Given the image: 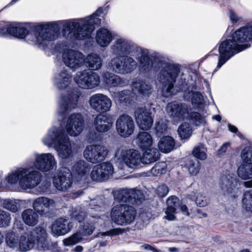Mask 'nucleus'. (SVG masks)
Masks as SVG:
<instances>
[{
	"instance_id": "obj_1",
	"label": "nucleus",
	"mask_w": 252,
	"mask_h": 252,
	"mask_svg": "<svg viewBox=\"0 0 252 252\" xmlns=\"http://www.w3.org/2000/svg\"><path fill=\"white\" fill-rule=\"evenodd\" d=\"M103 12L99 8L94 13L84 19L48 22L36 26L33 34L30 32L29 27L23 24L5 26L0 28V36H12L19 39H25L29 43L44 47L58 35L60 26L62 25L64 33L68 32L74 38L83 39L89 37L94 29V25L100 23L97 18Z\"/></svg>"
},
{
	"instance_id": "obj_2",
	"label": "nucleus",
	"mask_w": 252,
	"mask_h": 252,
	"mask_svg": "<svg viewBox=\"0 0 252 252\" xmlns=\"http://www.w3.org/2000/svg\"><path fill=\"white\" fill-rule=\"evenodd\" d=\"M34 161H27L28 164L32 167H19L11 170L5 177V181L11 185L18 186L23 190L34 188L41 181L42 175L38 171L42 172H50L56 169L57 161L53 154L50 153H38L33 154Z\"/></svg>"
},
{
	"instance_id": "obj_3",
	"label": "nucleus",
	"mask_w": 252,
	"mask_h": 252,
	"mask_svg": "<svg viewBox=\"0 0 252 252\" xmlns=\"http://www.w3.org/2000/svg\"><path fill=\"white\" fill-rule=\"evenodd\" d=\"M139 46L127 38L119 37L111 46L112 54L117 55L108 63L112 71L120 74L131 73L137 67V62L132 58Z\"/></svg>"
},
{
	"instance_id": "obj_4",
	"label": "nucleus",
	"mask_w": 252,
	"mask_h": 252,
	"mask_svg": "<svg viewBox=\"0 0 252 252\" xmlns=\"http://www.w3.org/2000/svg\"><path fill=\"white\" fill-rule=\"evenodd\" d=\"M72 75L66 68H63L54 77V86L60 91H65L59 96L57 112L59 116H63L76 108L80 93L77 89L71 88Z\"/></svg>"
},
{
	"instance_id": "obj_5",
	"label": "nucleus",
	"mask_w": 252,
	"mask_h": 252,
	"mask_svg": "<svg viewBox=\"0 0 252 252\" xmlns=\"http://www.w3.org/2000/svg\"><path fill=\"white\" fill-rule=\"evenodd\" d=\"M154 67L160 69L157 76V80L161 85V92L164 97L172 95L174 84L180 72L178 64L170 63L168 58L159 53L151 54Z\"/></svg>"
},
{
	"instance_id": "obj_6",
	"label": "nucleus",
	"mask_w": 252,
	"mask_h": 252,
	"mask_svg": "<svg viewBox=\"0 0 252 252\" xmlns=\"http://www.w3.org/2000/svg\"><path fill=\"white\" fill-rule=\"evenodd\" d=\"M42 143L48 147H52L59 158H70L73 151L70 139L66 133L63 125L60 122L55 123L42 138Z\"/></svg>"
},
{
	"instance_id": "obj_7",
	"label": "nucleus",
	"mask_w": 252,
	"mask_h": 252,
	"mask_svg": "<svg viewBox=\"0 0 252 252\" xmlns=\"http://www.w3.org/2000/svg\"><path fill=\"white\" fill-rule=\"evenodd\" d=\"M90 210L87 216V220L84 225L80 227L79 232L63 240L65 246L75 245L82 240V236L90 235L95 228L102 222L100 216L94 212H102L104 210L105 206L99 198L91 200L89 203Z\"/></svg>"
},
{
	"instance_id": "obj_8",
	"label": "nucleus",
	"mask_w": 252,
	"mask_h": 252,
	"mask_svg": "<svg viewBox=\"0 0 252 252\" xmlns=\"http://www.w3.org/2000/svg\"><path fill=\"white\" fill-rule=\"evenodd\" d=\"M90 168L89 164L83 160H79L74 164L72 172L66 168H63L57 176L54 178V185L59 190L67 191L72 184V177L77 181H85Z\"/></svg>"
},
{
	"instance_id": "obj_9",
	"label": "nucleus",
	"mask_w": 252,
	"mask_h": 252,
	"mask_svg": "<svg viewBox=\"0 0 252 252\" xmlns=\"http://www.w3.org/2000/svg\"><path fill=\"white\" fill-rule=\"evenodd\" d=\"M132 92L129 90H124L114 93L113 98L114 101L123 105H127L138 94L143 96H148L151 93V86L148 83L140 80H135L132 85Z\"/></svg>"
},
{
	"instance_id": "obj_10",
	"label": "nucleus",
	"mask_w": 252,
	"mask_h": 252,
	"mask_svg": "<svg viewBox=\"0 0 252 252\" xmlns=\"http://www.w3.org/2000/svg\"><path fill=\"white\" fill-rule=\"evenodd\" d=\"M136 215V211L133 207L121 203L113 207L110 212V218L114 223L125 226L132 223Z\"/></svg>"
},
{
	"instance_id": "obj_11",
	"label": "nucleus",
	"mask_w": 252,
	"mask_h": 252,
	"mask_svg": "<svg viewBox=\"0 0 252 252\" xmlns=\"http://www.w3.org/2000/svg\"><path fill=\"white\" fill-rule=\"evenodd\" d=\"M115 159L121 168H123L120 165L123 163L129 168H134L140 163L141 156L136 150L121 147L116 152Z\"/></svg>"
},
{
	"instance_id": "obj_12",
	"label": "nucleus",
	"mask_w": 252,
	"mask_h": 252,
	"mask_svg": "<svg viewBox=\"0 0 252 252\" xmlns=\"http://www.w3.org/2000/svg\"><path fill=\"white\" fill-rule=\"evenodd\" d=\"M73 80L78 86L84 89H92L97 87L100 83V77L98 73L88 69L77 71Z\"/></svg>"
},
{
	"instance_id": "obj_13",
	"label": "nucleus",
	"mask_w": 252,
	"mask_h": 252,
	"mask_svg": "<svg viewBox=\"0 0 252 252\" xmlns=\"http://www.w3.org/2000/svg\"><path fill=\"white\" fill-rule=\"evenodd\" d=\"M112 194L114 197V206L116 203H126L127 202L131 203H137L144 199V195L140 190L134 189H120L113 190Z\"/></svg>"
},
{
	"instance_id": "obj_14",
	"label": "nucleus",
	"mask_w": 252,
	"mask_h": 252,
	"mask_svg": "<svg viewBox=\"0 0 252 252\" xmlns=\"http://www.w3.org/2000/svg\"><path fill=\"white\" fill-rule=\"evenodd\" d=\"M108 154L106 147L101 144H93L86 147L84 157L88 161L96 163L103 161Z\"/></svg>"
},
{
	"instance_id": "obj_15",
	"label": "nucleus",
	"mask_w": 252,
	"mask_h": 252,
	"mask_svg": "<svg viewBox=\"0 0 252 252\" xmlns=\"http://www.w3.org/2000/svg\"><path fill=\"white\" fill-rule=\"evenodd\" d=\"M62 60L64 64L72 70H76L84 64V55L77 50H64L62 54Z\"/></svg>"
},
{
	"instance_id": "obj_16",
	"label": "nucleus",
	"mask_w": 252,
	"mask_h": 252,
	"mask_svg": "<svg viewBox=\"0 0 252 252\" xmlns=\"http://www.w3.org/2000/svg\"><path fill=\"white\" fill-rule=\"evenodd\" d=\"M90 107L100 114L108 112L112 106V101L106 95L97 93L91 95L89 100Z\"/></svg>"
},
{
	"instance_id": "obj_17",
	"label": "nucleus",
	"mask_w": 252,
	"mask_h": 252,
	"mask_svg": "<svg viewBox=\"0 0 252 252\" xmlns=\"http://www.w3.org/2000/svg\"><path fill=\"white\" fill-rule=\"evenodd\" d=\"M114 172L113 165L106 162L95 165L93 168L90 176L93 181L103 182L112 177Z\"/></svg>"
},
{
	"instance_id": "obj_18",
	"label": "nucleus",
	"mask_w": 252,
	"mask_h": 252,
	"mask_svg": "<svg viewBox=\"0 0 252 252\" xmlns=\"http://www.w3.org/2000/svg\"><path fill=\"white\" fill-rule=\"evenodd\" d=\"M189 108L185 103L174 101L167 104L166 112L174 122L177 123L185 120L186 117L188 116Z\"/></svg>"
},
{
	"instance_id": "obj_19",
	"label": "nucleus",
	"mask_w": 252,
	"mask_h": 252,
	"mask_svg": "<svg viewBox=\"0 0 252 252\" xmlns=\"http://www.w3.org/2000/svg\"><path fill=\"white\" fill-rule=\"evenodd\" d=\"M118 133L122 137H128L134 132L135 125L133 119L127 114L120 115L116 122Z\"/></svg>"
},
{
	"instance_id": "obj_20",
	"label": "nucleus",
	"mask_w": 252,
	"mask_h": 252,
	"mask_svg": "<svg viewBox=\"0 0 252 252\" xmlns=\"http://www.w3.org/2000/svg\"><path fill=\"white\" fill-rule=\"evenodd\" d=\"M65 129L68 134L76 136L82 132L84 128V119L79 113H72L66 119Z\"/></svg>"
},
{
	"instance_id": "obj_21",
	"label": "nucleus",
	"mask_w": 252,
	"mask_h": 252,
	"mask_svg": "<svg viewBox=\"0 0 252 252\" xmlns=\"http://www.w3.org/2000/svg\"><path fill=\"white\" fill-rule=\"evenodd\" d=\"M133 57L135 58L139 63V70L141 73L149 72L154 67L151 54L149 51L145 48L139 47L134 53Z\"/></svg>"
},
{
	"instance_id": "obj_22",
	"label": "nucleus",
	"mask_w": 252,
	"mask_h": 252,
	"mask_svg": "<svg viewBox=\"0 0 252 252\" xmlns=\"http://www.w3.org/2000/svg\"><path fill=\"white\" fill-rule=\"evenodd\" d=\"M200 88L196 84L189 86L184 93L186 100H190L193 107L198 110L201 109L204 105V100L201 93L198 91Z\"/></svg>"
},
{
	"instance_id": "obj_23",
	"label": "nucleus",
	"mask_w": 252,
	"mask_h": 252,
	"mask_svg": "<svg viewBox=\"0 0 252 252\" xmlns=\"http://www.w3.org/2000/svg\"><path fill=\"white\" fill-rule=\"evenodd\" d=\"M134 117L137 125L143 130H148L153 125L154 120L151 113L145 107L136 109Z\"/></svg>"
},
{
	"instance_id": "obj_24",
	"label": "nucleus",
	"mask_w": 252,
	"mask_h": 252,
	"mask_svg": "<svg viewBox=\"0 0 252 252\" xmlns=\"http://www.w3.org/2000/svg\"><path fill=\"white\" fill-rule=\"evenodd\" d=\"M72 227L73 224L69 219L60 218L53 222L51 231L54 236H63L69 232Z\"/></svg>"
},
{
	"instance_id": "obj_25",
	"label": "nucleus",
	"mask_w": 252,
	"mask_h": 252,
	"mask_svg": "<svg viewBox=\"0 0 252 252\" xmlns=\"http://www.w3.org/2000/svg\"><path fill=\"white\" fill-rule=\"evenodd\" d=\"M55 206V201L46 197H39L32 202L33 209L41 215L47 213L51 207Z\"/></svg>"
},
{
	"instance_id": "obj_26",
	"label": "nucleus",
	"mask_w": 252,
	"mask_h": 252,
	"mask_svg": "<svg viewBox=\"0 0 252 252\" xmlns=\"http://www.w3.org/2000/svg\"><path fill=\"white\" fill-rule=\"evenodd\" d=\"M36 244V239L32 233L28 231L19 238V252H27L32 250Z\"/></svg>"
},
{
	"instance_id": "obj_27",
	"label": "nucleus",
	"mask_w": 252,
	"mask_h": 252,
	"mask_svg": "<svg viewBox=\"0 0 252 252\" xmlns=\"http://www.w3.org/2000/svg\"><path fill=\"white\" fill-rule=\"evenodd\" d=\"M111 118L107 115L99 114L94 121V126L96 131L104 132L108 131L112 126Z\"/></svg>"
},
{
	"instance_id": "obj_28",
	"label": "nucleus",
	"mask_w": 252,
	"mask_h": 252,
	"mask_svg": "<svg viewBox=\"0 0 252 252\" xmlns=\"http://www.w3.org/2000/svg\"><path fill=\"white\" fill-rule=\"evenodd\" d=\"M114 38L113 33L106 28H100L96 32L95 40L102 47L108 46Z\"/></svg>"
},
{
	"instance_id": "obj_29",
	"label": "nucleus",
	"mask_w": 252,
	"mask_h": 252,
	"mask_svg": "<svg viewBox=\"0 0 252 252\" xmlns=\"http://www.w3.org/2000/svg\"><path fill=\"white\" fill-rule=\"evenodd\" d=\"M180 201L176 196H171L166 200L167 209L165 211V218L169 220L175 219L176 210L180 205Z\"/></svg>"
},
{
	"instance_id": "obj_30",
	"label": "nucleus",
	"mask_w": 252,
	"mask_h": 252,
	"mask_svg": "<svg viewBox=\"0 0 252 252\" xmlns=\"http://www.w3.org/2000/svg\"><path fill=\"white\" fill-rule=\"evenodd\" d=\"M30 232L32 233L33 235L35 237L38 249L43 251L46 250L47 244L46 242L47 233L46 230L43 227L39 226L36 227L32 231H30Z\"/></svg>"
},
{
	"instance_id": "obj_31",
	"label": "nucleus",
	"mask_w": 252,
	"mask_h": 252,
	"mask_svg": "<svg viewBox=\"0 0 252 252\" xmlns=\"http://www.w3.org/2000/svg\"><path fill=\"white\" fill-rule=\"evenodd\" d=\"M237 174L241 179L249 181L244 182L246 188H252V165L242 164L237 169Z\"/></svg>"
},
{
	"instance_id": "obj_32",
	"label": "nucleus",
	"mask_w": 252,
	"mask_h": 252,
	"mask_svg": "<svg viewBox=\"0 0 252 252\" xmlns=\"http://www.w3.org/2000/svg\"><path fill=\"white\" fill-rule=\"evenodd\" d=\"M84 64L92 70H98L102 67V60L97 54L91 53L84 57Z\"/></svg>"
},
{
	"instance_id": "obj_33",
	"label": "nucleus",
	"mask_w": 252,
	"mask_h": 252,
	"mask_svg": "<svg viewBox=\"0 0 252 252\" xmlns=\"http://www.w3.org/2000/svg\"><path fill=\"white\" fill-rule=\"evenodd\" d=\"M136 143L141 150H145L153 147V138L147 132H140L137 136Z\"/></svg>"
},
{
	"instance_id": "obj_34",
	"label": "nucleus",
	"mask_w": 252,
	"mask_h": 252,
	"mask_svg": "<svg viewBox=\"0 0 252 252\" xmlns=\"http://www.w3.org/2000/svg\"><path fill=\"white\" fill-rule=\"evenodd\" d=\"M235 179L233 176L230 173L223 175L220 178V185L224 193H231L234 189L236 183H234Z\"/></svg>"
},
{
	"instance_id": "obj_35",
	"label": "nucleus",
	"mask_w": 252,
	"mask_h": 252,
	"mask_svg": "<svg viewBox=\"0 0 252 252\" xmlns=\"http://www.w3.org/2000/svg\"><path fill=\"white\" fill-rule=\"evenodd\" d=\"M34 210L27 209L22 214V218L24 222L29 226L36 225L38 220V216Z\"/></svg>"
},
{
	"instance_id": "obj_36",
	"label": "nucleus",
	"mask_w": 252,
	"mask_h": 252,
	"mask_svg": "<svg viewBox=\"0 0 252 252\" xmlns=\"http://www.w3.org/2000/svg\"><path fill=\"white\" fill-rule=\"evenodd\" d=\"M103 82L108 87H116L123 84L122 78L112 73L105 72L102 77Z\"/></svg>"
},
{
	"instance_id": "obj_37",
	"label": "nucleus",
	"mask_w": 252,
	"mask_h": 252,
	"mask_svg": "<svg viewBox=\"0 0 252 252\" xmlns=\"http://www.w3.org/2000/svg\"><path fill=\"white\" fill-rule=\"evenodd\" d=\"M175 146L174 139L169 136L162 137L158 142V147L159 150L165 153H168L172 151Z\"/></svg>"
},
{
	"instance_id": "obj_38",
	"label": "nucleus",
	"mask_w": 252,
	"mask_h": 252,
	"mask_svg": "<svg viewBox=\"0 0 252 252\" xmlns=\"http://www.w3.org/2000/svg\"><path fill=\"white\" fill-rule=\"evenodd\" d=\"M23 201V200L13 198L5 199L0 198V206L13 213H15L18 211Z\"/></svg>"
},
{
	"instance_id": "obj_39",
	"label": "nucleus",
	"mask_w": 252,
	"mask_h": 252,
	"mask_svg": "<svg viewBox=\"0 0 252 252\" xmlns=\"http://www.w3.org/2000/svg\"><path fill=\"white\" fill-rule=\"evenodd\" d=\"M144 151L142 158H141V161L143 163L148 164L154 162L159 158L160 154L156 148L152 147Z\"/></svg>"
},
{
	"instance_id": "obj_40",
	"label": "nucleus",
	"mask_w": 252,
	"mask_h": 252,
	"mask_svg": "<svg viewBox=\"0 0 252 252\" xmlns=\"http://www.w3.org/2000/svg\"><path fill=\"white\" fill-rule=\"evenodd\" d=\"M190 108H189L188 116L186 117L185 120H187L190 124L196 126L204 125L206 123L204 116H202L198 112H190Z\"/></svg>"
},
{
	"instance_id": "obj_41",
	"label": "nucleus",
	"mask_w": 252,
	"mask_h": 252,
	"mask_svg": "<svg viewBox=\"0 0 252 252\" xmlns=\"http://www.w3.org/2000/svg\"><path fill=\"white\" fill-rule=\"evenodd\" d=\"M7 247L16 252L19 251V239L13 232H8L6 236Z\"/></svg>"
},
{
	"instance_id": "obj_42",
	"label": "nucleus",
	"mask_w": 252,
	"mask_h": 252,
	"mask_svg": "<svg viewBox=\"0 0 252 252\" xmlns=\"http://www.w3.org/2000/svg\"><path fill=\"white\" fill-rule=\"evenodd\" d=\"M178 133L182 139H189L191 134V128L189 124L184 123L179 126Z\"/></svg>"
},
{
	"instance_id": "obj_43",
	"label": "nucleus",
	"mask_w": 252,
	"mask_h": 252,
	"mask_svg": "<svg viewBox=\"0 0 252 252\" xmlns=\"http://www.w3.org/2000/svg\"><path fill=\"white\" fill-rule=\"evenodd\" d=\"M167 164L165 162L157 163L151 169L152 174L155 176H160L166 172Z\"/></svg>"
},
{
	"instance_id": "obj_44",
	"label": "nucleus",
	"mask_w": 252,
	"mask_h": 252,
	"mask_svg": "<svg viewBox=\"0 0 252 252\" xmlns=\"http://www.w3.org/2000/svg\"><path fill=\"white\" fill-rule=\"evenodd\" d=\"M243 207L246 211L252 212V192H246L242 199Z\"/></svg>"
},
{
	"instance_id": "obj_45",
	"label": "nucleus",
	"mask_w": 252,
	"mask_h": 252,
	"mask_svg": "<svg viewBox=\"0 0 252 252\" xmlns=\"http://www.w3.org/2000/svg\"><path fill=\"white\" fill-rule=\"evenodd\" d=\"M241 158L248 164H252V145L246 146L241 152Z\"/></svg>"
},
{
	"instance_id": "obj_46",
	"label": "nucleus",
	"mask_w": 252,
	"mask_h": 252,
	"mask_svg": "<svg viewBox=\"0 0 252 252\" xmlns=\"http://www.w3.org/2000/svg\"><path fill=\"white\" fill-rule=\"evenodd\" d=\"M207 149L203 145L200 144L196 146L193 151V155L198 159L205 160L207 158Z\"/></svg>"
},
{
	"instance_id": "obj_47",
	"label": "nucleus",
	"mask_w": 252,
	"mask_h": 252,
	"mask_svg": "<svg viewBox=\"0 0 252 252\" xmlns=\"http://www.w3.org/2000/svg\"><path fill=\"white\" fill-rule=\"evenodd\" d=\"M189 171L193 176L196 175L199 172L200 164L197 160H190L187 163Z\"/></svg>"
},
{
	"instance_id": "obj_48",
	"label": "nucleus",
	"mask_w": 252,
	"mask_h": 252,
	"mask_svg": "<svg viewBox=\"0 0 252 252\" xmlns=\"http://www.w3.org/2000/svg\"><path fill=\"white\" fill-rule=\"evenodd\" d=\"M167 126L166 122L161 120L158 122L155 127V131L157 135L160 136L167 131Z\"/></svg>"
},
{
	"instance_id": "obj_49",
	"label": "nucleus",
	"mask_w": 252,
	"mask_h": 252,
	"mask_svg": "<svg viewBox=\"0 0 252 252\" xmlns=\"http://www.w3.org/2000/svg\"><path fill=\"white\" fill-rule=\"evenodd\" d=\"M10 219V216L8 213L0 209V227L7 226Z\"/></svg>"
},
{
	"instance_id": "obj_50",
	"label": "nucleus",
	"mask_w": 252,
	"mask_h": 252,
	"mask_svg": "<svg viewBox=\"0 0 252 252\" xmlns=\"http://www.w3.org/2000/svg\"><path fill=\"white\" fill-rule=\"evenodd\" d=\"M195 201L198 206L204 207L208 204L209 198L204 193L199 192L196 196Z\"/></svg>"
},
{
	"instance_id": "obj_51",
	"label": "nucleus",
	"mask_w": 252,
	"mask_h": 252,
	"mask_svg": "<svg viewBox=\"0 0 252 252\" xmlns=\"http://www.w3.org/2000/svg\"><path fill=\"white\" fill-rule=\"evenodd\" d=\"M87 215L84 212L82 211H78L77 209H75L71 214V216L73 219L78 220L79 222H81L84 220L85 217L87 218Z\"/></svg>"
},
{
	"instance_id": "obj_52",
	"label": "nucleus",
	"mask_w": 252,
	"mask_h": 252,
	"mask_svg": "<svg viewBox=\"0 0 252 252\" xmlns=\"http://www.w3.org/2000/svg\"><path fill=\"white\" fill-rule=\"evenodd\" d=\"M169 189L167 186L165 185H160L156 189V193L159 197L165 196L168 193Z\"/></svg>"
},
{
	"instance_id": "obj_53",
	"label": "nucleus",
	"mask_w": 252,
	"mask_h": 252,
	"mask_svg": "<svg viewBox=\"0 0 252 252\" xmlns=\"http://www.w3.org/2000/svg\"><path fill=\"white\" fill-rule=\"evenodd\" d=\"M125 231V229L121 228H116L111 229L106 232L102 233V235H109L111 236L119 235L123 234Z\"/></svg>"
},
{
	"instance_id": "obj_54",
	"label": "nucleus",
	"mask_w": 252,
	"mask_h": 252,
	"mask_svg": "<svg viewBox=\"0 0 252 252\" xmlns=\"http://www.w3.org/2000/svg\"><path fill=\"white\" fill-rule=\"evenodd\" d=\"M229 13L230 19L231 22L236 23L240 19V17L236 14L232 9H229Z\"/></svg>"
},
{
	"instance_id": "obj_55",
	"label": "nucleus",
	"mask_w": 252,
	"mask_h": 252,
	"mask_svg": "<svg viewBox=\"0 0 252 252\" xmlns=\"http://www.w3.org/2000/svg\"><path fill=\"white\" fill-rule=\"evenodd\" d=\"M139 217L143 222H146L151 218V214L148 212H143L140 214Z\"/></svg>"
},
{
	"instance_id": "obj_56",
	"label": "nucleus",
	"mask_w": 252,
	"mask_h": 252,
	"mask_svg": "<svg viewBox=\"0 0 252 252\" xmlns=\"http://www.w3.org/2000/svg\"><path fill=\"white\" fill-rule=\"evenodd\" d=\"M230 146L229 143H224L218 150V154L220 156H222L226 151L228 147Z\"/></svg>"
},
{
	"instance_id": "obj_57",
	"label": "nucleus",
	"mask_w": 252,
	"mask_h": 252,
	"mask_svg": "<svg viewBox=\"0 0 252 252\" xmlns=\"http://www.w3.org/2000/svg\"><path fill=\"white\" fill-rule=\"evenodd\" d=\"M228 128L230 131L233 133H236L238 131L237 128L231 124L228 125Z\"/></svg>"
},
{
	"instance_id": "obj_58",
	"label": "nucleus",
	"mask_w": 252,
	"mask_h": 252,
	"mask_svg": "<svg viewBox=\"0 0 252 252\" xmlns=\"http://www.w3.org/2000/svg\"><path fill=\"white\" fill-rule=\"evenodd\" d=\"M180 209L181 210V211L184 214H185L187 216H188L189 215V212H188V208H187V207L185 205H183L181 206V208H180Z\"/></svg>"
},
{
	"instance_id": "obj_59",
	"label": "nucleus",
	"mask_w": 252,
	"mask_h": 252,
	"mask_svg": "<svg viewBox=\"0 0 252 252\" xmlns=\"http://www.w3.org/2000/svg\"><path fill=\"white\" fill-rule=\"evenodd\" d=\"M197 213L198 214H200V217L202 216L203 217L206 218L207 216V215L206 213L202 212L200 209L197 210Z\"/></svg>"
},
{
	"instance_id": "obj_60",
	"label": "nucleus",
	"mask_w": 252,
	"mask_h": 252,
	"mask_svg": "<svg viewBox=\"0 0 252 252\" xmlns=\"http://www.w3.org/2000/svg\"><path fill=\"white\" fill-rule=\"evenodd\" d=\"M83 247L81 246H77L74 248L76 252H81L83 251Z\"/></svg>"
},
{
	"instance_id": "obj_61",
	"label": "nucleus",
	"mask_w": 252,
	"mask_h": 252,
	"mask_svg": "<svg viewBox=\"0 0 252 252\" xmlns=\"http://www.w3.org/2000/svg\"><path fill=\"white\" fill-rule=\"evenodd\" d=\"M48 188V185L47 184H45L43 186V188L39 190L40 192H44Z\"/></svg>"
},
{
	"instance_id": "obj_62",
	"label": "nucleus",
	"mask_w": 252,
	"mask_h": 252,
	"mask_svg": "<svg viewBox=\"0 0 252 252\" xmlns=\"http://www.w3.org/2000/svg\"><path fill=\"white\" fill-rule=\"evenodd\" d=\"M98 246L99 247H104L107 244V241H101L98 243Z\"/></svg>"
},
{
	"instance_id": "obj_63",
	"label": "nucleus",
	"mask_w": 252,
	"mask_h": 252,
	"mask_svg": "<svg viewBox=\"0 0 252 252\" xmlns=\"http://www.w3.org/2000/svg\"><path fill=\"white\" fill-rule=\"evenodd\" d=\"M213 119L216 120L218 122H220L221 121V117L220 115H215L213 117Z\"/></svg>"
},
{
	"instance_id": "obj_64",
	"label": "nucleus",
	"mask_w": 252,
	"mask_h": 252,
	"mask_svg": "<svg viewBox=\"0 0 252 252\" xmlns=\"http://www.w3.org/2000/svg\"><path fill=\"white\" fill-rule=\"evenodd\" d=\"M169 251L170 252H178V249L174 247L169 248Z\"/></svg>"
}]
</instances>
